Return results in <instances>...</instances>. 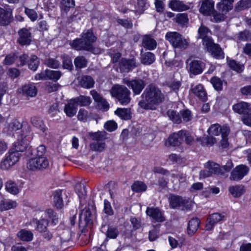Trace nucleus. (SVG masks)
Here are the masks:
<instances>
[{"label":"nucleus","instance_id":"f257e3e1","mask_svg":"<svg viewBox=\"0 0 251 251\" xmlns=\"http://www.w3.org/2000/svg\"><path fill=\"white\" fill-rule=\"evenodd\" d=\"M166 99V96L161 89L153 84L148 85L141 96L138 105L141 108L155 110Z\"/></svg>","mask_w":251,"mask_h":251},{"label":"nucleus","instance_id":"f03ea898","mask_svg":"<svg viewBox=\"0 0 251 251\" xmlns=\"http://www.w3.org/2000/svg\"><path fill=\"white\" fill-rule=\"evenodd\" d=\"M96 40L91 29L84 30L82 33L81 38L74 40L71 44V47L77 50H91L93 49V43Z\"/></svg>","mask_w":251,"mask_h":251},{"label":"nucleus","instance_id":"7ed1b4c3","mask_svg":"<svg viewBox=\"0 0 251 251\" xmlns=\"http://www.w3.org/2000/svg\"><path fill=\"white\" fill-rule=\"evenodd\" d=\"M110 93L122 105H127L131 100L130 91L124 85L117 84L113 86Z\"/></svg>","mask_w":251,"mask_h":251},{"label":"nucleus","instance_id":"20e7f679","mask_svg":"<svg viewBox=\"0 0 251 251\" xmlns=\"http://www.w3.org/2000/svg\"><path fill=\"white\" fill-rule=\"evenodd\" d=\"M127 5V7H122L119 10L123 13L132 11L140 15L144 13L148 6L147 0H130Z\"/></svg>","mask_w":251,"mask_h":251},{"label":"nucleus","instance_id":"39448f33","mask_svg":"<svg viewBox=\"0 0 251 251\" xmlns=\"http://www.w3.org/2000/svg\"><path fill=\"white\" fill-rule=\"evenodd\" d=\"M170 204L173 208L180 209L182 210H190L193 205L189 199L178 196L172 195L169 199Z\"/></svg>","mask_w":251,"mask_h":251},{"label":"nucleus","instance_id":"423d86ee","mask_svg":"<svg viewBox=\"0 0 251 251\" xmlns=\"http://www.w3.org/2000/svg\"><path fill=\"white\" fill-rule=\"evenodd\" d=\"M166 39L176 48L185 49L188 46V42L183 39L181 35L176 32H168L165 36Z\"/></svg>","mask_w":251,"mask_h":251},{"label":"nucleus","instance_id":"0eeeda50","mask_svg":"<svg viewBox=\"0 0 251 251\" xmlns=\"http://www.w3.org/2000/svg\"><path fill=\"white\" fill-rule=\"evenodd\" d=\"M49 165L48 159L43 156L32 158L27 163V167L31 171L43 170Z\"/></svg>","mask_w":251,"mask_h":251},{"label":"nucleus","instance_id":"6e6552de","mask_svg":"<svg viewBox=\"0 0 251 251\" xmlns=\"http://www.w3.org/2000/svg\"><path fill=\"white\" fill-rule=\"evenodd\" d=\"M123 82L132 89L134 95H139L146 86L145 81L139 78L132 80L125 78Z\"/></svg>","mask_w":251,"mask_h":251},{"label":"nucleus","instance_id":"1a4fd4ad","mask_svg":"<svg viewBox=\"0 0 251 251\" xmlns=\"http://www.w3.org/2000/svg\"><path fill=\"white\" fill-rule=\"evenodd\" d=\"M249 171V168L245 165L236 166L231 172L229 179L231 180L239 181L246 176Z\"/></svg>","mask_w":251,"mask_h":251},{"label":"nucleus","instance_id":"9d476101","mask_svg":"<svg viewBox=\"0 0 251 251\" xmlns=\"http://www.w3.org/2000/svg\"><path fill=\"white\" fill-rule=\"evenodd\" d=\"M19 38L17 42L21 46H27L32 41V34L29 29L23 28L18 31Z\"/></svg>","mask_w":251,"mask_h":251},{"label":"nucleus","instance_id":"9b49d317","mask_svg":"<svg viewBox=\"0 0 251 251\" xmlns=\"http://www.w3.org/2000/svg\"><path fill=\"white\" fill-rule=\"evenodd\" d=\"M207 50L214 58L220 59L224 58V53L219 45L211 41L205 46Z\"/></svg>","mask_w":251,"mask_h":251},{"label":"nucleus","instance_id":"f8f14e48","mask_svg":"<svg viewBox=\"0 0 251 251\" xmlns=\"http://www.w3.org/2000/svg\"><path fill=\"white\" fill-rule=\"evenodd\" d=\"M136 67V61L134 58H122L119 62V68L121 73H128Z\"/></svg>","mask_w":251,"mask_h":251},{"label":"nucleus","instance_id":"ddd939ff","mask_svg":"<svg viewBox=\"0 0 251 251\" xmlns=\"http://www.w3.org/2000/svg\"><path fill=\"white\" fill-rule=\"evenodd\" d=\"M232 108L235 112L246 116L251 113V103L241 101L234 104Z\"/></svg>","mask_w":251,"mask_h":251},{"label":"nucleus","instance_id":"4468645a","mask_svg":"<svg viewBox=\"0 0 251 251\" xmlns=\"http://www.w3.org/2000/svg\"><path fill=\"white\" fill-rule=\"evenodd\" d=\"M225 216L219 213H215L210 215L207 219L205 228L207 230H211L218 223L224 220Z\"/></svg>","mask_w":251,"mask_h":251},{"label":"nucleus","instance_id":"2eb2a0df","mask_svg":"<svg viewBox=\"0 0 251 251\" xmlns=\"http://www.w3.org/2000/svg\"><path fill=\"white\" fill-rule=\"evenodd\" d=\"M18 93L26 97H35L37 90L35 85L31 83L25 84L18 89Z\"/></svg>","mask_w":251,"mask_h":251},{"label":"nucleus","instance_id":"dca6fc26","mask_svg":"<svg viewBox=\"0 0 251 251\" xmlns=\"http://www.w3.org/2000/svg\"><path fill=\"white\" fill-rule=\"evenodd\" d=\"M93 216L89 208H84L79 215V225L83 227L92 223Z\"/></svg>","mask_w":251,"mask_h":251},{"label":"nucleus","instance_id":"f3484780","mask_svg":"<svg viewBox=\"0 0 251 251\" xmlns=\"http://www.w3.org/2000/svg\"><path fill=\"white\" fill-rule=\"evenodd\" d=\"M214 1L213 0H204L200 8V12L204 15L210 16L214 12Z\"/></svg>","mask_w":251,"mask_h":251},{"label":"nucleus","instance_id":"a211bd4d","mask_svg":"<svg viewBox=\"0 0 251 251\" xmlns=\"http://www.w3.org/2000/svg\"><path fill=\"white\" fill-rule=\"evenodd\" d=\"M13 20L12 10L0 8V25H9Z\"/></svg>","mask_w":251,"mask_h":251},{"label":"nucleus","instance_id":"6ab92c4d","mask_svg":"<svg viewBox=\"0 0 251 251\" xmlns=\"http://www.w3.org/2000/svg\"><path fill=\"white\" fill-rule=\"evenodd\" d=\"M191 91L200 100L204 101L207 100V94L202 85H191Z\"/></svg>","mask_w":251,"mask_h":251},{"label":"nucleus","instance_id":"aec40b11","mask_svg":"<svg viewBox=\"0 0 251 251\" xmlns=\"http://www.w3.org/2000/svg\"><path fill=\"white\" fill-rule=\"evenodd\" d=\"M188 68L190 73L197 75L202 72L204 64L201 61L193 60L190 63Z\"/></svg>","mask_w":251,"mask_h":251},{"label":"nucleus","instance_id":"412c9836","mask_svg":"<svg viewBox=\"0 0 251 251\" xmlns=\"http://www.w3.org/2000/svg\"><path fill=\"white\" fill-rule=\"evenodd\" d=\"M146 213L156 222H161L164 221L161 212L157 208L147 207Z\"/></svg>","mask_w":251,"mask_h":251},{"label":"nucleus","instance_id":"4be33fe9","mask_svg":"<svg viewBox=\"0 0 251 251\" xmlns=\"http://www.w3.org/2000/svg\"><path fill=\"white\" fill-rule=\"evenodd\" d=\"M77 109V107L72 99L65 105L64 111L68 117H72L76 114Z\"/></svg>","mask_w":251,"mask_h":251},{"label":"nucleus","instance_id":"5701e85b","mask_svg":"<svg viewBox=\"0 0 251 251\" xmlns=\"http://www.w3.org/2000/svg\"><path fill=\"white\" fill-rule=\"evenodd\" d=\"M72 100L77 107L78 106L87 107L89 106L92 102V100L90 97L84 95H80L78 97L72 99Z\"/></svg>","mask_w":251,"mask_h":251},{"label":"nucleus","instance_id":"b1692460","mask_svg":"<svg viewBox=\"0 0 251 251\" xmlns=\"http://www.w3.org/2000/svg\"><path fill=\"white\" fill-rule=\"evenodd\" d=\"M198 33L199 37L202 39L203 44L204 46L212 41L209 36L210 31L206 27L201 25L199 29Z\"/></svg>","mask_w":251,"mask_h":251},{"label":"nucleus","instance_id":"393cba45","mask_svg":"<svg viewBox=\"0 0 251 251\" xmlns=\"http://www.w3.org/2000/svg\"><path fill=\"white\" fill-rule=\"evenodd\" d=\"M200 224V221L198 218H195L191 219L188 225V234L190 236L193 235L199 227Z\"/></svg>","mask_w":251,"mask_h":251},{"label":"nucleus","instance_id":"a878e982","mask_svg":"<svg viewBox=\"0 0 251 251\" xmlns=\"http://www.w3.org/2000/svg\"><path fill=\"white\" fill-rule=\"evenodd\" d=\"M169 6L174 11H185L189 8L188 5L178 0H172Z\"/></svg>","mask_w":251,"mask_h":251},{"label":"nucleus","instance_id":"bb28decb","mask_svg":"<svg viewBox=\"0 0 251 251\" xmlns=\"http://www.w3.org/2000/svg\"><path fill=\"white\" fill-rule=\"evenodd\" d=\"M204 166L206 168L209 170L211 175H224V172L219 165L212 161H208L205 165Z\"/></svg>","mask_w":251,"mask_h":251},{"label":"nucleus","instance_id":"cd10ccee","mask_svg":"<svg viewBox=\"0 0 251 251\" xmlns=\"http://www.w3.org/2000/svg\"><path fill=\"white\" fill-rule=\"evenodd\" d=\"M142 44L144 48L149 50H154L156 47V42L151 36L145 35L142 39Z\"/></svg>","mask_w":251,"mask_h":251},{"label":"nucleus","instance_id":"c85d7f7f","mask_svg":"<svg viewBox=\"0 0 251 251\" xmlns=\"http://www.w3.org/2000/svg\"><path fill=\"white\" fill-rule=\"evenodd\" d=\"M114 113L116 115L124 120H128L131 118L130 108H118Z\"/></svg>","mask_w":251,"mask_h":251},{"label":"nucleus","instance_id":"c756f323","mask_svg":"<svg viewBox=\"0 0 251 251\" xmlns=\"http://www.w3.org/2000/svg\"><path fill=\"white\" fill-rule=\"evenodd\" d=\"M182 141V134L180 131L177 133H174L171 135L168 139V144L172 146H177L181 144Z\"/></svg>","mask_w":251,"mask_h":251},{"label":"nucleus","instance_id":"7c9ffc66","mask_svg":"<svg viewBox=\"0 0 251 251\" xmlns=\"http://www.w3.org/2000/svg\"><path fill=\"white\" fill-rule=\"evenodd\" d=\"M89 135L92 140L96 141V142H104L107 138V133L105 131L89 132Z\"/></svg>","mask_w":251,"mask_h":251},{"label":"nucleus","instance_id":"2f4dec72","mask_svg":"<svg viewBox=\"0 0 251 251\" xmlns=\"http://www.w3.org/2000/svg\"><path fill=\"white\" fill-rule=\"evenodd\" d=\"M230 193L235 198L240 197L245 192V189L243 185H235L230 186L228 188Z\"/></svg>","mask_w":251,"mask_h":251},{"label":"nucleus","instance_id":"473e14b6","mask_svg":"<svg viewBox=\"0 0 251 251\" xmlns=\"http://www.w3.org/2000/svg\"><path fill=\"white\" fill-rule=\"evenodd\" d=\"M34 221L36 225V229L40 233L48 229V226L49 224V220L42 218L40 220H34Z\"/></svg>","mask_w":251,"mask_h":251},{"label":"nucleus","instance_id":"72a5a7b5","mask_svg":"<svg viewBox=\"0 0 251 251\" xmlns=\"http://www.w3.org/2000/svg\"><path fill=\"white\" fill-rule=\"evenodd\" d=\"M53 201L55 207L57 208H62L63 206L62 198V190H57L53 193Z\"/></svg>","mask_w":251,"mask_h":251},{"label":"nucleus","instance_id":"f704fd0d","mask_svg":"<svg viewBox=\"0 0 251 251\" xmlns=\"http://www.w3.org/2000/svg\"><path fill=\"white\" fill-rule=\"evenodd\" d=\"M95 82L93 78L89 75H84L82 77L79 81L80 85L85 88L89 89L94 86Z\"/></svg>","mask_w":251,"mask_h":251},{"label":"nucleus","instance_id":"c9c22d12","mask_svg":"<svg viewBox=\"0 0 251 251\" xmlns=\"http://www.w3.org/2000/svg\"><path fill=\"white\" fill-rule=\"evenodd\" d=\"M17 206V202L11 200H2L0 202V210L1 211L8 210L15 208Z\"/></svg>","mask_w":251,"mask_h":251},{"label":"nucleus","instance_id":"e433bc0d","mask_svg":"<svg viewBox=\"0 0 251 251\" xmlns=\"http://www.w3.org/2000/svg\"><path fill=\"white\" fill-rule=\"evenodd\" d=\"M17 236L21 240L29 242L33 239V234L30 231L22 229L18 232Z\"/></svg>","mask_w":251,"mask_h":251},{"label":"nucleus","instance_id":"4c0bfd02","mask_svg":"<svg viewBox=\"0 0 251 251\" xmlns=\"http://www.w3.org/2000/svg\"><path fill=\"white\" fill-rule=\"evenodd\" d=\"M75 191L81 202V200L84 199L86 196L87 192L84 184L79 182H77L75 186Z\"/></svg>","mask_w":251,"mask_h":251},{"label":"nucleus","instance_id":"58836bf2","mask_svg":"<svg viewBox=\"0 0 251 251\" xmlns=\"http://www.w3.org/2000/svg\"><path fill=\"white\" fill-rule=\"evenodd\" d=\"M155 61V56L153 53L147 52L142 55L141 62L144 65H151Z\"/></svg>","mask_w":251,"mask_h":251},{"label":"nucleus","instance_id":"ea45409f","mask_svg":"<svg viewBox=\"0 0 251 251\" xmlns=\"http://www.w3.org/2000/svg\"><path fill=\"white\" fill-rule=\"evenodd\" d=\"M31 122L33 126L41 130L43 132L46 131L47 128L43 120L40 118L33 117L31 118Z\"/></svg>","mask_w":251,"mask_h":251},{"label":"nucleus","instance_id":"a19ab883","mask_svg":"<svg viewBox=\"0 0 251 251\" xmlns=\"http://www.w3.org/2000/svg\"><path fill=\"white\" fill-rule=\"evenodd\" d=\"M227 62L229 67L238 73L242 72L244 70V66L237 62L235 60L229 59L227 58Z\"/></svg>","mask_w":251,"mask_h":251},{"label":"nucleus","instance_id":"79ce46f5","mask_svg":"<svg viewBox=\"0 0 251 251\" xmlns=\"http://www.w3.org/2000/svg\"><path fill=\"white\" fill-rule=\"evenodd\" d=\"M74 0H61L60 2V8L61 11L67 13L71 8L75 6Z\"/></svg>","mask_w":251,"mask_h":251},{"label":"nucleus","instance_id":"37998d69","mask_svg":"<svg viewBox=\"0 0 251 251\" xmlns=\"http://www.w3.org/2000/svg\"><path fill=\"white\" fill-rule=\"evenodd\" d=\"M5 189L8 192L13 195H16L19 192L17 184L11 180H9L6 183Z\"/></svg>","mask_w":251,"mask_h":251},{"label":"nucleus","instance_id":"c03bdc74","mask_svg":"<svg viewBox=\"0 0 251 251\" xmlns=\"http://www.w3.org/2000/svg\"><path fill=\"white\" fill-rule=\"evenodd\" d=\"M147 186L145 183L142 181H135L131 186V189L136 193H140L145 191L147 190Z\"/></svg>","mask_w":251,"mask_h":251},{"label":"nucleus","instance_id":"a18cd8bd","mask_svg":"<svg viewBox=\"0 0 251 251\" xmlns=\"http://www.w3.org/2000/svg\"><path fill=\"white\" fill-rule=\"evenodd\" d=\"M21 153L18 151L13 150V148L9 150L8 155L7 156L10 160L15 165L21 157Z\"/></svg>","mask_w":251,"mask_h":251},{"label":"nucleus","instance_id":"49530a36","mask_svg":"<svg viewBox=\"0 0 251 251\" xmlns=\"http://www.w3.org/2000/svg\"><path fill=\"white\" fill-rule=\"evenodd\" d=\"M39 63V59L37 56L35 55H32L28 60V68L30 70L35 71L38 67Z\"/></svg>","mask_w":251,"mask_h":251},{"label":"nucleus","instance_id":"de8ad7c7","mask_svg":"<svg viewBox=\"0 0 251 251\" xmlns=\"http://www.w3.org/2000/svg\"><path fill=\"white\" fill-rule=\"evenodd\" d=\"M167 114L170 119L173 122L179 124L182 122L180 112L176 113L174 110H168Z\"/></svg>","mask_w":251,"mask_h":251},{"label":"nucleus","instance_id":"09e8293b","mask_svg":"<svg viewBox=\"0 0 251 251\" xmlns=\"http://www.w3.org/2000/svg\"><path fill=\"white\" fill-rule=\"evenodd\" d=\"M45 215L47 217L51 219V224L56 225L58 222V218L56 213L51 209H48L45 211Z\"/></svg>","mask_w":251,"mask_h":251},{"label":"nucleus","instance_id":"8fccbe9b","mask_svg":"<svg viewBox=\"0 0 251 251\" xmlns=\"http://www.w3.org/2000/svg\"><path fill=\"white\" fill-rule=\"evenodd\" d=\"M225 2V1H222L217 4V8L224 14L226 13L232 7L231 5V3Z\"/></svg>","mask_w":251,"mask_h":251},{"label":"nucleus","instance_id":"3c124183","mask_svg":"<svg viewBox=\"0 0 251 251\" xmlns=\"http://www.w3.org/2000/svg\"><path fill=\"white\" fill-rule=\"evenodd\" d=\"M74 64L76 68L81 69L86 67L87 60L84 56H78L75 58Z\"/></svg>","mask_w":251,"mask_h":251},{"label":"nucleus","instance_id":"603ef678","mask_svg":"<svg viewBox=\"0 0 251 251\" xmlns=\"http://www.w3.org/2000/svg\"><path fill=\"white\" fill-rule=\"evenodd\" d=\"M106 145L104 142H96L90 145L91 150L101 152L105 148Z\"/></svg>","mask_w":251,"mask_h":251},{"label":"nucleus","instance_id":"864d4df0","mask_svg":"<svg viewBox=\"0 0 251 251\" xmlns=\"http://www.w3.org/2000/svg\"><path fill=\"white\" fill-rule=\"evenodd\" d=\"M197 140L201 141V144L203 146L207 145L212 146L216 142V138L212 136H206L202 139H201V138H198Z\"/></svg>","mask_w":251,"mask_h":251},{"label":"nucleus","instance_id":"5fc2aeb1","mask_svg":"<svg viewBox=\"0 0 251 251\" xmlns=\"http://www.w3.org/2000/svg\"><path fill=\"white\" fill-rule=\"evenodd\" d=\"M47 79H51L56 81L61 76V73L59 71L47 70Z\"/></svg>","mask_w":251,"mask_h":251},{"label":"nucleus","instance_id":"6e6d98bb","mask_svg":"<svg viewBox=\"0 0 251 251\" xmlns=\"http://www.w3.org/2000/svg\"><path fill=\"white\" fill-rule=\"evenodd\" d=\"M22 127L21 123L16 119H14L11 121L8 125V130L10 132H13L20 129Z\"/></svg>","mask_w":251,"mask_h":251},{"label":"nucleus","instance_id":"4d7b16f0","mask_svg":"<svg viewBox=\"0 0 251 251\" xmlns=\"http://www.w3.org/2000/svg\"><path fill=\"white\" fill-rule=\"evenodd\" d=\"M251 7V0H241L235 7L237 11H240Z\"/></svg>","mask_w":251,"mask_h":251},{"label":"nucleus","instance_id":"13d9d810","mask_svg":"<svg viewBox=\"0 0 251 251\" xmlns=\"http://www.w3.org/2000/svg\"><path fill=\"white\" fill-rule=\"evenodd\" d=\"M210 82L214 89L217 91H220L222 89L223 82L220 78L217 76L212 77L211 78Z\"/></svg>","mask_w":251,"mask_h":251},{"label":"nucleus","instance_id":"bf43d9fd","mask_svg":"<svg viewBox=\"0 0 251 251\" xmlns=\"http://www.w3.org/2000/svg\"><path fill=\"white\" fill-rule=\"evenodd\" d=\"M180 133L182 134V141L185 138V141L187 144L191 145L194 142V137L187 131L182 130L180 131Z\"/></svg>","mask_w":251,"mask_h":251},{"label":"nucleus","instance_id":"052dcab7","mask_svg":"<svg viewBox=\"0 0 251 251\" xmlns=\"http://www.w3.org/2000/svg\"><path fill=\"white\" fill-rule=\"evenodd\" d=\"M221 126L218 124L211 125L208 129V133L209 135L218 136L220 134Z\"/></svg>","mask_w":251,"mask_h":251},{"label":"nucleus","instance_id":"680f3d73","mask_svg":"<svg viewBox=\"0 0 251 251\" xmlns=\"http://www.w3.org/2000/svg\"><path fill=\"white\" fill-rule=\"evenodd\" d=\"M119 234V231L117 227L112 226H108L106 235L111 239H115Z\"/></svg>","mask_w":251,"mask_h":251},{"label":"nucleus","instance_id":"e2e57ef3","mask_svg":"<svg viewBox=\"0 0 251 251\" xmlns=\"http://www.w3.org/2000/svg\"><path fill=\"white\" fill-rule=\"evenodd\" d=\"M89 116V113L86 110L83 108H80L78 112L77 119L79 121L86 122Z\"/></svg>","mask_w":251,"mask_h":251},{"label":"nucleus","instance_id":"0e129e2a","mask_svg":"<svg viewBox=\"0 0 251 251\" xmlns=\"http://www.w3.org/2000/svg\"><path fill=\"white\" fill-rule=\"evenodd\" d=\"M27 142H24L23 144H22L21 142L17 141L15 143L12 148L15 151H18L19 152H23L27 149Z\"/></svg>","mask_w":251,"mask_h":251},{"label":"nucleus","instance_id":"69168bd1","mask_svg":"<svg viewBox=\"0 0 251 251\" xmlns=\"http://www.w3.org/2000/svg\"><path fill=\"white\" fill-rule=\"evenodd\" d=\"M17 58V56L15 54H9L6 56L4 60H3V64L4 65H10L15 62Z\"/></svg>","mask_w":251,"mask_h":251},{"label":"nucleus","instance_id":"338daca9","mask_svg":"<svg viewBox=\"0 0 251 251\" xmlns=\"http://www.w3.org/2000/svg\"><path fill=\"white\" fill-rule=\"evenodd\" d=\"M14 165V164L6 156L0 163V168L2 170H7Z\"/></svg>","mask_w":251,"mask_h":251},{"label":"nucleus","instance_id":"774afa93","mask_svg":"<svg viewBox=\"0 0 251 251\" xmlns=\"http://www.w3.org/2000/svg\"><path fill=\"white\" fill-rule=\"evenodd\" d=\"M238 38L241 40L250 41L251 40V32L248 30L241 31L239 34Z\"/></svg>","mask_w":251,"mask_h":251}]
</instances>
